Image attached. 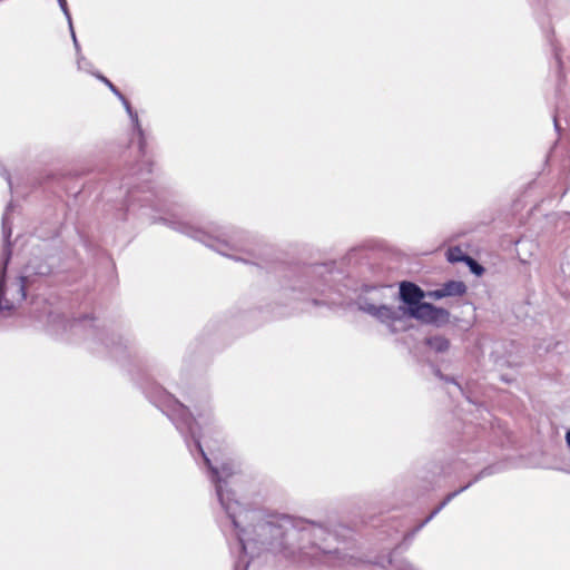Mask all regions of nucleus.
I'll return each mask as SVG.
<instances>
[{"instance_id":"f257e3e1","label":"nucleus","mask_w":570,"mask_h":570,"mask_svg":"<svg viewBox=\"0 0 570 570\" xmlns=\"http://www.w3.org/2000/svg\"><path fill=\"white\" fill-rule=\"evenodd\" d=\"M198 448L204 458L205 464L208 466L209 471L212 472V478L215 483L217 497L220 501V504L225 509L228 517L232 519L235 528H238V523L236 521V513H235L233 503L228 497H225V493L223 490V482H225V480L227 478H229L236 473L235 465L232 462H226V463L222 464L220 469H218L212 464L210 459L207 456V454L203 450L200 443H198Z\"/></svg>"},{"instance_id":"f03ea898","label":"nucleus","mask_w":570,"mask_h":570,"mask_svg":"<svg viewBox=\"0 0 570 570\" xmlns=\"http://www.w3.org/2000/svg\"><path fill=\"white\" fill-rule=\"evenodd\" d=\"M407 313L411 317L429 324H436L449 320V312L446 309L435 307L430 303L421 302L417 306L410 307Z\"/></svg>"},{"instance_id":"7ed1b4c3","label":"nucleus","mask_w":570,"mask_h":570,"mask_svg":"<svg viewBox=\"0 0 570 570\" xmlns=\"http://www.w3.org/2000/svg\"><path fill=\"white\" fill-rule=\"evenodd\" d=\"M401 299L410 307L417 306L424 297V292L414 283L402 282L400 284Z\"/></svg>"},{"instance_id":"20e7f679","label":"nucleus","mask_w":570,"mask_h":570,"mask_svg":"<svg viewBox=\"0 0 570 570\" xmlns=\"http://www.w3.org/2000/svg\"><path fill=\"white\" fill-rule=\"evenodd\" d=\"M466 292V286L463 282L450 281L439 289L430 292V296L440 299L448 296H462Z\"/></svg>"},{"instance_id":"39448f33","label":"nucleus","mask_w":570,"mask_h":570,"mask_svg":"<svg viewBox=\"0 0 570 570\" xmlns=\"http://www.w3.org/2000/svg\"><path fill=\"white\" fill-rule=\"evenodd\" d=\"M403 314H405V311L401 312L387 306H380L375 312V315L380 320L383 322H390L392 325L396 322H401Z\"/></svg>"},{"instance_id":"423d86ee","label":"nucleus","mask_w":570,"mask_h":570,"mask_svg":"<svg viewBox=\"0 0 570 570\" xmlns=\"http://www.w3.org/2000/svg\"><path fill=\"white\" fill-rule=\"evenodd\" d=\"M428 345H430L432 348L436 350L438 352H444L449 348V341L443 336H434L426 341Z\"/></svg>"},{"instance_id":"0eeeda50","label":"nucleus","mask_w":570,"mask_h":570,"mask_svg":"<svg viewBox=\"0 0 570 570\" xmlns=\"http://www.w3.org/2000/svg\"><path fill=\"white\" fill-rule=\"evenodd\" d=\"M448 261L451 263L456 262H465V258L469 257L465 255L460 247H451L446 252Z\"/></svg>"},{"instance_id":"6e6552de","label":"nucleus","mask_w":570,"mask_h":570,"mask_svg":"<svg viewBox=\"0 0 570 570\" xmlns=\"http://www.w3.org/2000/svg\"><path fill=\"white\" fill-rule=\"evenodd\" d=\"M203 439L206 448L208 449L212 455H215V452L220 453V444L218 440H214L213 438L206 435H203Z\"/></svg>"},{"instance_id":"1a4fd4ad","label":"nucleus","mask_w":570,"mask_h":570,"mask_svg":"<svg viewBox=\"0 0 570 570\" xmlns=\"http://www.w3.org/2000/svg\"><path fill=\"white\" fill-rule=\"evenodd\" d=\"M465 263L469 265L471 272L475 275L481 276L484 273V268L472 257H466Z\"/></svg>"},{"instance_id":"9d476101","label":"nucleus","mask_w":570,"mask_h":570,"mask_svg":"<svg viewBox=\"0 0 570 570\" xmlns=\"http://www.w3.org/2000/svg\"><path fill=\"white\" fill-rule=\"evenodd\" d=\"M469 485L461 488L458 491L449 493L445 499L441 502L440 507L434 511V513L439 512L444 505H446L455 495L465 490Z\"/></svg>"},{"instance_id":"9b49d317","label":"nucleus","mask_w":570,"mask_h":570,"mask_svg":"<svg viewBox=\"0 0 570 570\" xmlns=\"http://www.w3.org/2000/svg\"><path fill=\"white\" fill-rule=\"evenodd\" d=\"M282 524H278V525H274L272 522H268L264 529H268L269 532H273L275 531V537H279V538H283L284 537V533L282 531Z\"/></svg>"},{"instance_id":"f8f14e48","label":"nucleus","mask_w":570,"mask_h":570,"mask_svg":"<svg viewBox=\"0 0 570 570\" xmlns=\"http://www.w3.org/2000/svg\"><path fill=\"white\" fill-rule=\"evenodd\" d=\"M566 440H567V443H568V445L570 448V430L566 434Z\"/></svg>"},{"instance_id":"ddd939ff","label":"nucleus","mask_w":570,"mask_h":570,"mask_svg":"<svg viewBox=\"0 0 570 570\" xmlns=\"http://www.w3.org/2000/svg\"><path fill=\"white\" fill-rule=\"evenodd\" d=\"M107 86H108L112 91H115V92L117 91V90H116V87H115L110 81L107 83Z\"/></svg>"},{"instance_id":"4468645a","label":"nucleus","mask_w":570,"mask_h":570,"mask_svg":"<svg viewBox=\"0 0 570 570\" xmlns=\"http://www.w3.org/2000/svg\"><path fill=\"white\" fill-rule=\"evenodd\" d=\"M59 2H60V4H61V7L65 9V8H66V6H67L66 0H59Z\"/></svg>"},{"instance_id":"2eb2a0df","label":"nucleus","mask_w":570,"mask_h":570,"mask_svg":"<svg viewBox=\"0 0 570 570\" xmlns=\"http://www.w3.org/2000/svg\"><path fill=\"white\" fill-rule=\"evenodd\" d=\"M281 521H283V522H289V519H288L287 517H282V518H281Z\"/></svg>"},{"instance_id":"dca6fc26","label":"nucleus","mask_w":570,"mask_h":570,"mask_svg":"<svg viewBox=\"0 0 570 570\" xmlns=\"http://www.w3.org/2000/svg\"><path fill=\"white\" fill-rule=\"evenodd\" d=\"M102 81L107 85L109 82V80L105 77H101Z\"/></svg>"}]
</instances>
